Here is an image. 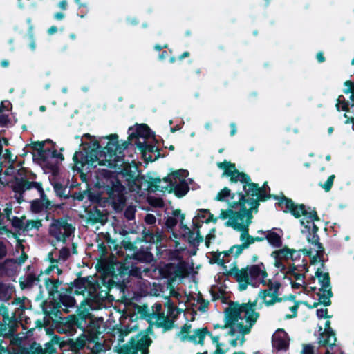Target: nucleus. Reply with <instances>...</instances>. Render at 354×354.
I'll return each mask as SVG.
<instances>
[{
  "instance_id": "obj_8",
  "label": "nucleus",
  "mask_w": 354,
  "mask_h": 354,
  "mask_svg": "<svg viewBox=\"0 0 354 354\" xmlns=\"http://www.w3.org/2000/svg\"><path fill=\"white\" fill-rule=\"evenodd\" d=\"M225 309L228 312L237 311L239 314L238 321L243 319L241 317V313H245L244 319L248 325H244L243 322H239L237 324L238 330L243 336L250 332L251 328L255 324L260 315L259 313L257 312L255 309H252L250 306L246 304H240L238 301H230L228 307Z\"/></svg>"
},
{
  "instance_id": "obj_59",
  "label": "nucleus",
  "mask_w": 354,
  "mask_h": 354,
  "mask_svg": "<svg viewBox=\"0 0 354 354\" xmlns=\"http://www.w3.org/2000/svg\"><path fill=\"white\" fill-rule=\"evenodd\" d=\"M201 213L209 214L208 218L205 221V223H209L210 222L216 223L218 218L214 217L212 214L210 213L209 209H201L199 210Z\"/></svg>"
},
{
  "instance_id": "obj_34",
  "label": "nucleus",
  "mask_w": 354,
  "mask_h": 354,
  "mask_svg": "<svg viewBox=\"0 0 354 354\" xmlns=\"http://www.w3.org/2000/svg\"><path fill=\"white\" fill-rule=\"evenodd\" d=\"M266 239L268 241L270 245L274 248H280L282 245L281 236L272 230H269L267 232Z\"/></svg>"
},
{
  "instance_id": "obj_42",
  "label": "nucleus",
  "mask_w": 354,
  "mask_h": 354,
  "mask_svg": "<svg viewBox=\"0 0 354 354\" xmlns=\"http://www.w3.org/2000/svg\"><path fill=\"white\" fill-rule=\"evenodd\" d=\"M192 325L189 324H185L180 328V331L178 333V336L180 337V339L182 342L189 341V337H191L192 335H189L191 332Z\"/></svg>"
},
{
  "instance_id": "obj_23",
  "label": "nucleus",
  "mask_w": 354,
  "mask_h": 354,
  "mask_svg": "<svg viewBox=\"0 0 354 354\" xmlns=\"http://www.w3.org/2000/svg\"><path fill=\"white\" fill-rule=\"evenodd\" d=\"M272 346L279 351H286L288 348L289 339L284 329H277V334L272 336Z\"/></svg>"
},
{
  "instance_id": "obj_15",
  "label": "nucleus",
  "mask_w": 354,
  "mask_h": 354,
  "mask_svg": "<svg viewBox=\"0 0 354 354\" xmlns=\"http://www.w3.org/2000/svg\"><path fill=\"white\" fill-rule=\"evenodd\" d=\"M297 252V251L296 250L290 249L286 245L281 249L273 251L271 256L274 259V266L280 269L281 272H285L286 266L283 264V261H288L289 259L295 261L297 259L300 257V254L299 253L295 257V254Z\"/></svg>"
},
{
  "instance_id": "obj_1",
  "label": "nucleus",
  "mask_w": 354,
  "mask_h": 354,
  "mask_svg": "<svg viewBox=\"0 0 354 354\" xmlns=\"http://www.w3.org/2000/svg\"><path fill=\"white\" fill-rule=\"evenodd\" d=\"M115 172L103 169L100 173L97 185L102 189V192L109 195L111 200L113 209L122 212L126 205L125 186L129 192L139 193L140 191L150 190L151 192L161 191L160 185L162 180L159 178L149 177V179L141 174L136 164L125 162L121 166L115 168Z\"/></svg>"
},
{
  "instance_id": "obj_36",
  "label": "nucleus",
  "mask_w": 354,
  "mask_h": 354,
  "mask_svg": "<svg viewBox=\"0 0 354 354\" xmlns=\"http://www.w3.org/2000/svg\"><path fill=\"white\" fill-rule=\"evenodd\" d=\"M53 188L56 196L58 197L64 199H68L71 198L70 190H68V187L66 186H64L62 183H55L53 184Z\"/></svg>"
},
{
  "instance_id": "obj_41",
  "label": "nucleus",
  "mask_w": 354,
  "mask_h": 354,
  "mask_svg": "<svg viewBox=\"0 0 354 354\" xmlns=\"http://www.w3.org/2000/svg\"><path fill=\"white\" fill-rule=\"evenodd\" d=\"M212 259L209 260L211 264L216 263L218 266H222L225 270H227V266L225 265L227 261L223 259H221V253L218 250L211 252Z\"/></svg>"
},
{
  "instance_id": "obj_63",
  "label": "nucleus",
  "mask_w": 354,
  "mask_h": 354,
  "mask_svg": "<svg viewBox=\"0 0 354 354\" xmlns=\"http://www.w3.org/2000/svg\"><path fill=\"white\" fill-rule=\"evenodd\" d=\"M8 254V249L5 243L0 240V260L4 259Z\"/></svg>"
},
{
  "instance_id": "obj_60",
  "label": "nucleus",
  "mask_w": 354,
  "mask_h": 354,
  "mask_svg": "<svg viewBox=\"0 0 354 354\" xmlns=\"http://www.w3.org/2000/svg\"><path fill=\"white\" fill-rule=\"evenodd\" d=\"M3 354H29L28 348H21L20 351H10V349L7 347H4Z\"/></svg>"
},
{
  "instance_id": "obj_44",
  "label": "nucleus",
  "mask_w": 354,
  "mask_h": 354,
  "mask_svg": "<svg viewBox=\"0 0 354 354\" xmlns=\"http://www.w3.org/2000/svg\"><path fill=\"white\" fill-rule=\"evenodd\" d=\"M156 326L158 328H163L164 331H168L174 327V321L168 317L164 319V321H156Z\"/></svg>"
},
{
  "instance_id": "obj_57",
  "label": "nucleus",
  "mask_w": 354,
  "mask_h": 354,
  "mask_svg": "<svg viewBox=\"0 0 354 354\" xmlns=\"http://www.w3.org/2000/svg\"><path fill=\"white\" fill-rule=\"evenodd\" d=\"M176 216H169L165 221V225L167 228L172 230L178 223Z\"/></svg>"
},
{
  "instance_id": "obj_61",
  "label": "nucleus",
  "mask_w": 354,
  "mask_h": 354,
  "mask_svg": "<svg viewBox=\"0 0 354 354\" xmlns=\"http://www.w3.org/2000/svg\"><path fill=\"white\" fill-rule=\"evenodd\" d=\"M44 157H39V159L41 160L44 163H47L48 162V159L51 158V153L53 150L49 148H44Z\"/></svg>"
},
{
  "instance_id": "obj_54",
  "label": "nucleus",
  "mask_w": 354,
  "mask_h": 354,
  "mask_svg": "<svg viewBox=\"0 0 354 354\" xmlns=\"http://www.w3.org/2000/svg\"><path fill=\"white\" fill-rule=\"evenodd\" d=\"M28 254L25 252V250H24V251H21V254L20 255L19 257H18L17 259H12V263H16L19 266H21L23 263H25V261L28 259Z\"/></svg>"
},
{
  "instance_id": "obj_22",
  "label": "nucleus",
  "mask_w": 354,
  "mask_h": 354,
  "mask_svg": "<svg viewBox=\"0 0 354 354\" xmlns=\"http://www.w3.org/2000/svg\"><path fill=\"white\" fill-rule=\"evenodd\" d=\"M335 107L338 111L340 110L345 111L344 116L346 118L345 124H353L354 130V109L351 111L349 108V102L345 99L344 95H341L337 99Z\"/></svg>"
},
{
  "instance_id": "obj_4",
  "label": "nucleus",
  "mask_w": 354,
  "mask_h": 354,
  "mask_svg": "<svg viewBox=\"0 0 354 354\" xmlns=\"http://www.w3.org/2000/svg\"><path fill=\"white\" fill-rule=\"evenodd\" d=\"M44 285L48 291L49 297H51V300L48 301L44 300L41 304L42 313L45 315V317L55 319H61V311L60 308L62 306H64L65 313H68V308H72L75 306L76 301L75 298L72 296L73 292H68L64 290L65 288H59L62 285H64L63 281L59 279H51L46 278L44 280Z\"/></svg>"
},
{
  "instance_id": "obj_13",
  "label": "nucleus",
  "mask_w": 354,
  "mask_h": 354,
  "mask_svg": "<svg viewBox=\"0 0 354 354\" xmlns=\"http://www.w3.org/2000/svg\"><path fill=\"white\" fill-rule=\"evenodd\" d=\"M172 214L173 216L180 217V227L185 231V234H182L183 239L187 241L188 243L194 248L198 247L199 244L204 241L203 236L201 234L200 231H196V236L194 237V232L189 228L187 225L183 223L185 215L181 213L180 209L174 210Z\"/></svg>"
},
{
  "instance_id": "obj_21",
  "label": "nucleus",
  "mask_w": 354,
  "mask_h": 354,
  "mask_svg": "<svg viewBox=\"0 0 354 354\" xmlns=\"http://www.w3.org/2000/svg\"><path fill=\"white\" fill-rule=\"evenodd\" d=\"M245 218V223H240L238 221H227L225 225L228 227H232L234 230L240 231V240H243L245 237L247 236V234H249V225L252 223V220L253 218V215L251 214L250 212H248V214H245L244 216V218Z\"/></svg>"
},
{
  "instance_id": "obj_14",
  "label": "nucleus",
  "mask_w": 354,
  "mask_h": 354,
  "mask_svg": "<svg viewBox=\"0 0 354 354\" xmlns=\"http://www.w3.org/2000/svg\"><path fill=\"white\" fill-rule=\"evenodd\" d=\"M133 145L136 146L146 162H152L160 158H165L167 156L166 153L162 154L161 149L155 145L148 144L146 141L135 140Z\"/></svg>"
},
{
  "instance_id": "obj_33",
  "label": "nucleus",
  "mask_w": 354,
  "mask_h": 354,
  "mask_svg": "<svg viewBox=\"0 0 354 354\" xmlns=\"http://www.w3.org/2000/svg\"><path fill=\"white\" fill-rule=\"evenodd\" d=\"M171 190L174 191L176 196L178 198H182L189 192V187L185 180H182L179 184H174V186H172Z\"/></svg>"
},
{
  "instance_id": "obj_7",
  "label": "nucleus",
  "mask_w": 354,
  "mask_h": 354,
  "mask_svg": "<svg viewBox=\"0 0 354 354\" xmlns=\"http://www.w3.org/2000/svg\"><path fill=\"white\" fill-rule=\"evenodd\" d=\"M271 198L278 201L276 205L283 209L284 213H290L296 218L304 216L312 221H320L315 207L311 209L310 207H307L304 204H295L291 198L283 194L281 196L272 195Z\"/></svg>"
},
{
  "instance_id": "obj_19",
  "label": "nucleus",
  "mask_w": 354,
  "mask_h": 354,
  "mask_svg": "<svg viewBox=\"0 0 354 354\" xmlns=\"http://www.w3.org/2000/svg\"><path fill=\"white\" fill-rule=\"evenodd\" d=\"M225 275L234 277L239 283V289L241 291L246 290L248 286L251 284L246 268L239 269L234 264L230 270H226Z\"/></svg>"
},
{
  "instance_id": "obj_64",
  "label": "nucleus",
  "mask_w": 354,
  "mask_h": 354,
  "mask_svg": "<svg viewBox=\"0 0 354 354\" xmlns=\"http://www.w3.org/2000/svg\"><path fill=\"white\" fill-rule=\"evenodd\" d=\"M44 351H46V354H54L56 352V349L51 342H47L45 344Z\"/></svg>"
},
{
  "instance_id": "obj_39",
  "label": "nucleus",
  "mask_w": 354,
  "mask_h": 354,
  "mask_svg": "<svg viewBox=\"0 0 354 354\" xmlns=\"http://www.w3.org/2000/svg\"><path fill=\"white\" fill-rule=\"evenodd\" d=\"M247 236L243 239V240H240L242 241L241 244H238L237 246V254H242L243 250L248 249L250 245L254 243V236L250 235V234H247Z\"/></svg>"
},
{
  "instance_id": "obj_58",
  "label": "nucleus",
  "mask_w": 354,
  "mask_h": 354,
  "mask_svg": "<svg viewBox=\"0 0 354 354\" xmlns=\"http://www.w3.org/2000/svg\"><path fill=\"white\" fill-rule=\"evenodd\" d=\"M328 310L327 308L317 309V312H316L317 317L319 319H322V318L328 319V318H330L332 316L331 315H328Z\"/></svg>"
},
{
  "instance_id": "obj_47",
  "label": "nucleus",
  "mask_w": 354,
  "mask_h": 354,
  "mask_svg": "<svg viewBox=\"0 0 354 354\" xmlns=\"http://www.w3.org/2000/svg\"><path fill=\"white\" fill-rule=\"evenodd\" d=\"M29 354H46L44 349L36 342H32L28 348Z\"/></svg>"
},
{
  "instance_id": "obj_38",
  "label": "nucleus",
  "mask_w": 354,
  "mask_h": 354,
  "mask_svg": "<svg viewBox=\"0 0 354 354\" xmlns=\"http://www.w3.org/2000/svg\"><path fill=\"white\" fill-rule=\"evenodd\" d=\"M317 248L316 254L312 255L310 258V264L314 265L317 262L322 263V266H324V248L322 244L315 245Z\"/></svg>"
},
{
  "instance_id": "obj_11",
  "label": "nucleus",
  "mask_w": 354,
  "mask_h": 354,
  "mask_svg": "<svg viewBox=\"0 0 354 354\" xmlns=\"http://www.w3.org/2000/svg\"><path fill=\"white\" fill-rule=\"evenodd\" d=\"M25 171H26V168L21 167L17 171V174L19 177L15 176L11 185L12 191L16 194H19L21 197H22L23 194L26 191L30 190L32 189L37 190L41 185V182L30 181L26 179V176H23L25 175Z\"/></svg>"
},
{
  "instance_id": "obj_51",
  "label": "nucleus",
  "mask_w": 354,
  "mask_h": 354,
  "mask_svg": "<svg viewBox=\"0 0 354 354\" xmlns=\"http://www.w3.org/2000/svg\"><path fill=\"white\" fill-rule=\"evenodd\" d=\"M25 217L23 216L22 218H19L16 216H13L10 221H11V223L12 227L21 230L23 228V219Z\"/></svg>"
},
{
  "instance_id": "obj_45",
  "label": "nucleus",
  "mask_w": 354,
  "mask_h": 354,
  "mask_svg": "<svg viewBox=\"0 0 354 354\" xmlns=\"http://www.w3.org/2000/svg\"><path fill=\"white\" fill-rule=\"evenodd\" d=\"M30 209L35 214H39L46 209V204L42 201L35 199L30 202Z\"/></svg>"
},
{
  "instance_id": "obj_40",
  "label": "nucleus",
  "mask_w": 354,
  "mask_h": 354,
  "mask_svg": "<svg viewBox=\"0 0 354 354\" xmlns=\"http://www.w3.org/2000/svg\"><path fill=\"white\" fill-rule=\"evenodd\" d=\"M165 306L167 308L168 316L172 317L173 319H176L178 316V314L181 313V310L177 308L169 298L165 302Z\"/></svg>"
},
{
  "instance_id": "obj_35",
  "label": "nucleus",
  "mask_w": 354,
  "mask_h": 354,
  "mask_svg": "<svg viewBox=\"0 0 354 354\" xmlns=\"http://www.w3.org/2000/svg\"><path fill=\"white\" fill-rule=\"evenodd\" d=\"M124 239L121 241V246L120 248H124L126 250L134 251L137 249L136 243L139 239L138 236L135 239L130 237L128 234H122Z\"/></svg>"
},
{
  "instance_id": "obj_49",
  "label": "nucleus",
  "mask_w": 354,
  "mask_h": 354,
  "mask_svg": "<svg viewBox=\"0 0 354 354\" xmlns=\"http://www.w3.org/2000/svg\"><path fill=\"white\" fill-rule=\"evenodd\" d=\"M303 301H295V304L292 306L289 307V310L292 313V314H286L285 315L286 319H290L294 317H296L297 316V310L299 307L300 304H302Z\"/></svg>"
},
{
  "instance_id": "obj_31",
  "label": "nucleus",
  "mask_w": 354,
  "mask_h": 354,
  "mask_svg": "<svg viewBox=\"0 0 354 354\" xmlns=\"http://www.w3.org/2000/svg\"><path fill=\"white\" fill-rule=\"evenodd\" d=\"M0 316H2L3 322L8 325H10V328L15 326L17 323V318L15 315L10 317L8 308L3 304L0 306Z\"/></svg>"
},
{
  "instance_id": "obj_28",
  "label": "nucleus",
  "mask_w": 354,
  "mask_h": 354,
  "mask_svg": "<svg viewBox=\"0 0 354 354\" xmlns=\"http://www.w3.org/2000/svg\"><path fill=\"white\" fill-rule=\"evenodd\" d=\"M322 330V328L320 326L319 328V336L318 338V344L319 346L322 347H330L333 348L337 342V338L335 337V333L333 335H328L329 334H324V333L321 332Z\"/></svg>"
},
{
  "instance_id": "obj_12",
  "label": "nucleus",
  "mask_w": 354,
  "mask_h": 354,
  "mask_svg": "<svg viewBox=\"0 0 354 354\" xmlns=\"http://www.w3.org/2000/svg\"><path fill=\"white\" fill-rule=\"evenodd\" d=\"M142 334V332H140L128 341L130 354H149V348L152 344V339L149 336Z\"/></svg>"
},
{
  "instance_id": "obj_24",
  "label": "nucleus",
  "mask_w": 354,
  "mask_h": 354,
  "mask_svg": "<svg viewBox=\"0 0 354 354\" xmlns=\"http://www.w3.org/2000/svg\"><path fill=\"white\" fill-rule=\"evenodd\" d=\"M225 324L223 326H221V328H230L227 332V335L234 336L236 334L235 326H237L239 323L238 321V312L237 311H232L228 312L226 309H225Z\"/></svg>"
},
{
  "instance_id": "obj_46",
  "label": "nucleus",
  "mask_w": 354,
  "mask_h": 354,
  "mask_svg": "<svg viewBox=\"0 0 354 354\" xmlns=\"http://www.w3.org/2000/svg\"><path fill=\"white\" fill-rule=\"evenodd\" d=\"M245 268L248 272L250 279L255 280L259 277L260 268L257 266H247Z\"/></svg>"
},
{
  "instance_id": "obj_18",
  "label": "nucleus",
  "mask_w": 354,
  "mask_h": 354,
  "mask_svg": "<svg viewBox=\"0 0 354 354\" xmlns=\"http://www.w3.org/2000/svg\"><path fill=\"white\" fill-rule=\"evenodd\" d=\"M66 289L64 290L68 292H73L76 295H84L87 289L92 286V282L88 277H78L73 281L66 283Z\"/></svg>"
},
{
  "instance_id": "obj_55",
  "label": "nucleus",
  "mask_w": 354,
  "mask_h": 354,
  "mask_svg": "<svg viewBox=\"0 0 354 354\" xmlns=\"http://www.w3.org/2000/svg\"><path fill=\"white\" fill-rule=\"evenodd\" d=\"M70 257V250H69V248H68L67 247H63L60 250H59V260H63V261H66Z\"/></svg>"
},
{
  "instance_id": "obj_3",
  "label": "nucleus",
  "mask_w": 354,
  "mask_h": 354,
  "mask_svg": "<svg viewBox=\"0 0 354 354\" xmlns=\"http://www.w3.org/2000/svg\"><path fill=\"white\" fill-rule=\"evenodd\" d=\"M133 130L132 127L129 128L128 140L124 141L122 144L119 143L118 136L116 133L110 134L106 137L109 141L104 147V152L106 158H108L106 160L110 168H117L126 162L124 151L128 148L129 145L134 143L135 140H140V138L144 139L153 138L155 143L158 142V140L156 138L155 133L146 124H136L135 131Z\"/></svg>"
},
{
  "instance_id": "obj_48",
  "label": "nucleus",
  "mask_w": 354,
  "mask_h": 354,
  "mask_svg": "<svg viewBox=\"0 0 354 354\" xmlns=\"http://www.w3.org/2000/svg\"><path fill=\"white\" fill-rule=\"evenodd\" d=\"M45 142H33L30 144V147L34 150L37 151L39 157H44V147Z\"/></svg>"
},
{
  "instance_id": "obj_52",
  "label": "nucleus",
  "mask_w": 354,
  "mask_h": 354,
  "mask_svg": "<svg viewBox=\"0 0 354 354\" xmlns=\"http://www.w3.org/2000/svg\"><path fill=\"white\" fill-rule=\"evenodd\" d=\"M335 178V176L334 174L333 175H330L327 180L325 182L324 184L323 185H320L322 186V187L326 191V192H329L332 187H333V182H334V179Z\"/></svg>"
},
{
  "instance_id": "obj_26",
  "label": "nucleus",
  "mask_w": 354,
  "mask_h": 354,
  "mask_svg": "<svg viewBox=\"0 0 354 354\" xmlns=\"http://www.w3.org/2000/svg\"><path fill=\"white\" fill-rule=\"evenodd\" d=\"M163 239L162 232L157 228L156 232H153L149 229L144 228L142 233V241L149 243L158 244L161 243Z\"/></svg>"
},
{
  "instance_id": "obj_9",
  "label": "nucleus",
  "mask_w": 354,
  "mask_h": 354,
  "mask_svg": "<svg viewBox=\"0 0 354 354\" xmlns=\"http://www.w3.org/2000/svg\"><path fill=\"white\" fill-rule=\"evenodd\" d=\"M239 196L237 201L228 202V205L232 208L239 207L242 214H247L248 212L252 214V212L255 213L258 212V208L260 205V202H265L268 200V197L265 195H259L257 198H245L243 195V192L239 190L236 192Z\"/></svg>"
},
{
  "instance_id": "obj_37",
  "label": "nucleus",
  "mask_w": 354,
  "mask_h": 354,
  "mask_svg": "<svg viewBox=\"0 0 354 354\" xmlns=\"http://www.w3.org/2000/svg\"><path fill=\"white\" fill-rule=\"evenodd\" d=\"M88 198L92 203L100 205L103 207H105L104 203L107 201V200H109V203L113 205L111 200L109 198V196L107 198H104L102 196L101 194L98 192L95 193L90 192L88 194Z\"/></svg>"
},
{
  "instance_id": "obj_43",
  "label": "nucleus",
  "mask_w": 354,
  "mask_h": 354,
  "mask_svg": "<svg viewBox=\"0 0 354 354\" xmlns=\"http://www.w3.org/2000/svg\"><path fill=\"white\" fill-rule=\"evenodd\" d=\"M236 194V193L232 194L231 190L228 187H225L217 194L215 199L218 201H225L227 197H230L231 199H234Z\"/></svg>"
},
{
  "instance_id": "obj_29",
  "label": "nucleus",
  "mask_w": 354,
  "mask_h": 354,
  "mask_svg": "<svg viewBox=\"0 0 354 354\" xmlns=\"http://www.w3.org/2000/svg\"><path fill=\"white\" fill-rule=\"evenodd\" d=\"M207 334V327L199 328L193 330V335L189 337V342L195 344L203 346Z\"/></svg>"
},
{
  "instance_id": "obj_2",
  "label": "nucleus",
  "mask_w": 354,
  "mask_h": 354,
  "mask_svg": "<svg viewBox=\"0 0 354 354\" xmlns=\"http://www.w3.org/2000/svg\"><path fill=\"white\" fill-rule=\"evenodd\" d=\"M153 259V254L147 248L133 251L131 256L127 255L123 260L118 261L113 259L106 265V273L112 277L108 281V288L113 286L122 287L130 276L140 277L141 270L134 266L135 263H150Z\"/></svg>"
},
{
  "instance_id": "obj_27",
  "label": "nucleus",
  "mask_w": 354,
  "mask_h": 354,
  "mask_svg": "<svg viewBox=\"0 0 354 354\" xmlns=\"http://www.w3.org/2000/svg\"><path fill=\"white\" fill-rule=\"evenodd\" d=\"M229 206V208L227 210H221L219 218L225 220L227 218L230 219L227 221H236L240 220L241 221H243L244 216L245 214H242L240 211H235Z\"/></svg>"
},
{
  "instance_id": "obj_10",
  "label": "nucleus",
  "mask_w": 354,
  "mask_h": 354,
  "mask_svg": "<svg viewBox=\"0 0 354 354\" xmlns=\"http://www.w3.org/2000/svg\"><path fill=\"white\" fill-rule=\"evenodd\" d=\"M75 230V227L71 223H68L66 218L62 217L53 219L52 223L49 225L48 232L57 241L65 243Z\"/></svg>"
},
{
  "instance_id": "obj_56",
  "label": "nucleus",
  "mask_w": 354,
  "mask_h": 354,
  "mask_svg": "<svg viewBox=\"0 0 354 354\" xmlns=\"http://www.w3.org/2000/svg\"><path fill=\"white\" fill-rule=\"evenodd\" d=\"M136 209L131 206H129L126 208L124 215L128 220H132L135 218Z\"/></svg>"
},
{
  "instance_id": "obj_32",
  "label": "nucleus",
  "mask_w": 354,
  "mask_h": 354,
  "mask_svg": "<svg viewBox=\"0 0 354 354\" xmlns=\"http://www.w3.org/2000/svg\"><path fill=\"white\" fill-rule=\"evenodd\" d=\"M42 274V271H41L40 274L39 276H36L35 274L32 273L28 274L24 281H20L21 288L24 290L26 288H32L35 282H39L41 281L40 277Z\"/></svg>"
},
{
  "instance_id": "obj_20",
  "label": "nucleus",
  "mask_w": 354,
  "mask_h": 354,
  "mask_svg": "<svg viewBox=\"0 0 354 354\" xmlns=\"http://www.w3.org/2000/svg\"><path fill=\"white\" fill-rule=\"evenodd\" d=\"M304 217L307 219L306 224H305V221L304 220L300 221V224L301 225L304 226L308 232L307 241L313 245L322 244L320 243V238L317 234L319 227L314 223L315 221H312L310 218L306 216Z\"/></svg>"
},
{
  "instance_id": "obj_50",
  "label": "nucleus",
  "mask_w": 354,
  "mask_h": 354,
  "mask_svg": "<svg viewBox=\"0 0 354 354\" xmlns=\"http://www.w3.org/2000/svg\"><path fill=\"white\" fill-rule=\"evenodd\" d=\"M237 246L238 244L234 245L230 248L229 250L220 252L221 254H223L224 257H230L231 254H233L235 259L238 258L241 254H237Z\"/></svg>"
},
{
  "instance_id": "obj_17",
  "label": "nucleus",
  "mask_w": 354,
  "mask_h": 354,
  "mask_svg": "<svg viewBox=\"0 0 354 354\" xmlns=\"http://www.w3.org/2000/svg\"><path fill=\"white\" fill-rule=\"evenodd\" d=\"M315 277L318 279L319 283H321L322 287L319 288L320 292L325 293V299L323 300L324 306H329L331 305L330 298L333 296L331 288L330 277L328 272H323L320 268H318L315 272Z\"/></svg>"
},
{
  "instance_id": "obj_25",
  "label": "nucleus",
  "mask_w": 354,
  "mask_h": 354,
  "mask_svg": "<svg viewBox=\"0 0 354 354\" xmlns=\"http://www.w3.org/2000/svg\"><path fill=\"white\" fill-rule=\"evenodd\" d=\"M87 221L91 224H104L107 221V214L103 213L97 206L91 207L87 212Z\"/></svg>"
},
{
  "instance_id": "obj_5",
  "label": "nucleus",
  "mask_w": 354,
  "mask_h": 354,
  "mask_svg": "<svg viewBox=\"0 0 354 354\" xmlns=\"http://www.w3.org/2000/svg\"><path fill=\"white\" fill-rule=\"evenodd\" d=\"M217 166L223 169V176L230 177L231 184L237 182L243 184V195H245V198H257L259 193V184L252 182L250 176L246 173L239 171L234 163L224 160L222 162H217Z\"/></svg>"
},
{
  "instance_id": "obj_30",
  "label": "nucleus",
  "mask_w": 354,
  "mask_h": 354,
  "mask_svg": "<svg viewBox=\"0 0 354 354\" xmlns=\"http://www.w3.org/2000/svg\"><path fill=\"white\" fill-rule=\"evenodd\" d=\"M37 192L39 193L40 198L39 201H42L44 204H46V210H51L53 209H57L62 208V205L59 204H52V202L49 201L47 197V195L45 194V192L43 189L42 184L37 189Z\"/></svg>"
},
{
  "instance_id": "obj_53",
  "label": "nucleus",
  "mask_w": 354,
  "mask_h": 354,
  "mask_svg": "<svg viewBox=\"0 0 354 354\" xmlns=\"http://www.w3.org/2000/svg\"><path fill=\"white\" fill-rule=\"evenodd\" d=\"M270 188L268 185V183L265 182L263 185V186L259 187V193L258 196L259 195H265L268 197V199L271 198L272 194L270 193Z\"/></svg>"
},
{
  "instance_id": "obj_6",
  "label": "nucleus",
  "mask_w": 354,
  "mask_h": 354,
  "mask_svg": "<svg viewBox=\"0 0 354 354\" xmlns=\"http://www.w3.org/2000/svg\"><path fill=\"white\" fill-rule=\"evenodd\" d=\"M93 147L95 149H90L89 147L88 149H84V151H76L73 157V160L74 162L75 168L74 169L77 170L78 171H81L83 169V167L86 165L88 167H95L97 166L96 162H98V165H107L108 161L105 157V153L104 152V147L100 151L99 157L97 156V149H101L100 144L99 141L95 140L93 142Z\"/></svg>"
},
{
  "instance_id": "obj_16",
  "label": "nucleus",
  "mask_w": 354,
  "mask_h": 354,
  "mask_svg": "<svg viewBox=\"0 0 354 354\" xmlns=\"http://www.w3.org/2000/svg\"><path fill=\"white\" fill-rule=\"evenodd\" d=\"M268 289L261 290L259 292V296L264 300L266 306H273L277 302H281L284 298L279 297V289L281 288V283L275 281L274 283L271 280L268 281Z\"/></svg>"
},
{
  "instance_id": "obj_62",
  "label": "nucleus",
  "mask_w": 354,
  "mask_h": 354,
  "mask_svg": "<svg viewBox=\"0 0 354 354\" xmlns=\"http://www.w3.org/2000/svg\"><path fill=\"white\" fill-rule=\"evenodd\" d=\"M98 251L100 254V257L104 258L106 257L108 254V249L106 245L102 242L101 243L98 244Z\"/></svg>"
}]
</instances>
